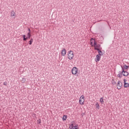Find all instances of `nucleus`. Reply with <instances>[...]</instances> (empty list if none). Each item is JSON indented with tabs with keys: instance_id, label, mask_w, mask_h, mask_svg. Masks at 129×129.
Returning <instances> with one entry per match:
<instances>
[{
	"instance_id": "f3484780",
	"label": "nucleus",
	"mask_w": 129,
	"mask_h": 129,
	"mask_svg": "<svg viewBox=\"0 0 129 129\" xmlns=\"http://www.w3.org/2000/svg\"><path fill=\"white\" fill-rule=\"evenodd\" d=\"M32 42H34V39H33V38H31L29 42V45H31Z\"/></svg>"
},
{
	"instance_id": "2eb2a0df",
	"label": "nucleus",
	"mask_w": 129,
	"mask_h": 129,
	"mask_svg": "<svg viewBox=\"0 0 129 129\" xmlns=\"http://www.w3.org/2000/svg\"><path fill=\"white\" fill-rule=\"evenodd\" d=\"M67 119V115H64L62 117V120H66Z\"/></svg>"
},
{
	"instance_id": "5701e85b",
	"label": "nucleus",
	"mask_w": 129,
	"mask_h": 129,
	"mask_svg": "<svg viewBox=\"0 0 129 129\" xmlns=\"http://www.w3.org/2000/svg\"><path fill=\"white\" fill-rule=\"evenodd\" d=\"M28 31H29L28 33H29L30 34H31V29L30 28H28Z\"/></svg>"
},
{
	"instance_id": "f03ea898",
	"label": "nucleus",
	"mask_w": 129,
	"mask_h": 129,
	"mask_svg": "<svg viewBox=\"0 0 129 129\" xmlns=\"http://www.w3.org/2000/svg\"><path fill=\"white\" fill-rule=\"evenodd\" d=\"M84 101H85V99L84 98V95H82L80 97L79 103L80 104H81V105H83V104H84Z\"/></svg>"
},
{
	"instance_id": "a211bd4d",
	"label": "nucleus",
	"mask_w": 129,
	"mask_h": 129,
	"mask_svg": "<svg viewBox=\"0 0 129 129\" xmlns=\"http://www.w3.org/2000/svg\"><path fill=\"white\" fill-rule=\"evenodd\" d=\"M30 38H31V33H27V39H30Z\"/></svg>"
},
{
	"instance_id": "9b49d317",
	"label": "nucleus",
	"mask_w": 129,
	"mask_h": 129,
	"mask_svg": "<svg viewBox=\"0 0 129 129\" xmlns=\"http://www.w3.org/2000/svg\"><path fill=\"white\" fill-rule=\"evenodd\" d=\"M117 77H119V78H121L122 77V72H119V74L117 75Z\"/></svg>"
},
{
	"instance_id": "9d476101",
	"label": "nucleus",
	"mask_w": 129,
	"mask_h": 129,
	"mask_svg": "<svg viewBox=\"0 0 129 129\" xmlns=\"http://www.w3.org/2000/svg\"><path fill=\"white\" fill-rule=\"evenodd\" d=\"M61 55L62 56H65L66 55V49L65 48H63L61 50Z\"/></svg>"
},
{
	"instance_id": "dca6fc26",
	"label": "nucleus",
	"mask_w": 129,
	"mask_h": 129,
	"mask_svg": "<svg viewBox=\"0 0 129 129\" xmlns=\"http://www.w3.org/2000/svg\"><path fill=\"white\" fill-rule=\"evenodd\" d=\"M100 102H101V104H103L104 101H103V98H101L100 99Z\"/></svg>"
},
{
	"instance_id": "a878e982",
	"label": "nucleus",
	"mask_w": 129,
	"mask_h": 129,
	"mask_svg": "<svg viewBox=\"0 0 129 129\" xmlns=\"http://www.w3.org/2000/svg\"><path fill=\"white\" fill-rule=\"evenodd\" d=\"M23 38H26V35H23Z\"/></svg>"
},
{
	"instance_id": "412c9836",
	"label": "nucleus",
	"mask_w": 129,
	"mask_h": 129,
	"mask_svg": "<svg viewBox=\"0 0 129 129\" xmlns=\"http://www.w3.org/2000/svg\"><path fill=\"white\" fill-rule=\"evenodd\" d=\"M128 66H126V64H124L123 66V68H124V69H128Z\"/></svg>"
},
{
	"instance_id": "6ab92c4d",
	"label": "nucleus",
	"mask_w": 129,
	"mask_h": 129,
	"mask_svg": "<svg viewBox=\"0 0 129 129\" xmlns=\"http://www.w3.org/2000/svg\"><path fill=\"white\" fill-rule=\"evenodd\" d=\"M102 49H98L97 51H98V54H102V51H101Z\"/></svg>"
},
{
	"instance_id": "423d86ee",
	"label": "nucleus",
	"mask_w": 129,
	"mask_h": 129,
	"mask_svg": "<svg viewBox=\"0 0 129 129\" xmlns=\"http://www.w3.org/2000/svg\"><path fill=\"white\" fill-rule=\"evenodd\" d=\"M117 88L119 90L120 89H121V87H122V83L120 81H118V83L116 85Z\"/></svg>"
},
{
	"instance_id": "1a4fd4ad",
	"label": "nucleus",
	"mask_w": 129,
	"mask_h": 129,
	"mask_svg": "<svg viewBox=\"0 0 129 129\" xmlns=\"http://www.w3.org/2000/svg\"><path fill=\"white\" fill-rule=\"evenodd\" d=\"M70 128L72 129H79L78 125H76L75 126H74L73 124H72L71 125H70Z\"/></svg>"
},
{
	"instance_id": "7ed1b4c3",
	"label": "nucleus",
	"mask_w": 129,
	"mask_h": 129,
	"mask_svg": "<svg viewBox=\"0 0 129 129\" xmlns=\"http://www.w3.org/2000/svg\"><path fill=\"white\" fill-rule=\"evenodd\" d=\"M121 68L122 69V75L123 76H128V72L124 71V69L123 68V67L122 66H121Z\"/></svg>"
},
{
	"instance_id": "b1692460",
	"label": "nucleus",
	"mask_w": 129,
	"mask_h": 129,
	"mask_svg": "<svg viewBox=\"0 0 129 129\" xmlns=\"http://www.w3.org/2000/svg\"><path fill=\"white\" fill-rule=\"evenodd\" d=\"M27 39H28V38H27V37L23 38V41H27Z\"/></svg>"
},
{
	"instance_id": "393cba45",
	"label": "nucleus",
	"mask_w": 129,
	"mask_h": 129,
	"mask_svg": "<svg viewBox=\"0 0 129 129\" xmlns=\"http://www.w3.org/2000/svg\"><path fill=\"white\" fill-rule=\"evenodd\" d=\"M123 82H124V84L125 83H126V80L124 79V80H123Z\"/></svg>"
},
{
	"instance_id": "0eeeda50",
	"label": "nucleus",
	"mask_w": 129,
	"mask_h": 129,
	"mask_svg": "<svg viewBox=\"0 0 129 129\" xmlns=\"http://www.w3.org/2000/svg\"><path fill=\"white\" fill-rule=\"evenodd\" d=\"M93 47H94L95 50H97L100 49H102L100 44H99L97 43H96Z\"/></svg>"
},
{
	"instance_id": "6e6552de",
	"label": "nucleus",
	"mask_w": 129,
	"mask_h": 129,
	"mask_svg": "<svg viewBox=\"0 0 129 129\" xmlns=\"http://www.w3.org/2000/svg\"><path fill=\"white\" fill-rule=\"evenodd\" d=\"M91 45L93 47L97 43L95 42V40L93 38H91Z\"/></svg>"
},
{
	"instance_id": "bb28decb",
	"label": "nucleus",
	"mask_w": 129,
	"mask_h": 129,
	"mask_svg": "<svg viewBox=\"0 0 129 129\" xmlns=\"http://www.w3.org/2000/svg\"><path fill=\"white\" fill-rule=\"evenodd\" d=\"M39 123H41V121H40L39 122Z\"/></svg>"
},
{
	"instance_id": "ddd939ff",
	"label": "nucleus",
	"mask_w": 129,
	"mask_h": 129,
	"mask_svg": "<svg viewBox=\"0 0 129 129\" xmlns=\"http://www.w3.org/2000/svg\"><path fill=\"white\" fill-rule=\"evenodd\" d=\"M95 106L96 107V108H97L98 109H99L100 106H99V104H98V102H96V104H95Z\"/></svg>"
},
{
	"instance_id": "f257e3e1",
	"label": "nucleus",
	"mask_w": 129,
	"mask_h": 129,
	"mask_svg": "<svg viewBox=\"0 0 129 129\" xmlns=\"http://www.w3.org/2000/svg\"><path fill=\"white\" fill-rule=\"evenodd\" d=\"M74 57V54L73 53V51L72 50L69 51L68 53V59H69V60H72Z\"/></svg>"
},
{
	"instance_id": "cd10ccee",
	"label": "nucleus",
	"mask_w": 129,
	"mask_h": 129,
	"mask_svg": "<svg viewBox=\"0 0 129 129\" xmlns=\"http://www.w3.org/2000/svg\"><path fill=\"white\" fill-rule=\"evenodd\" d=\"M34 115H36V114H34Z\"/></svg>"
},
{
	"instance_id": "39448f33",
	"label": "nucleus",
	"mask_w": 129,
	"mask_h": 129,
	"mask_svg": "<svg viewBox=\"0 0 129 129\" xmlns=\"http://www.w3.org/2000/svg\"><path fill=\"white\" fill-rule=\"evenodd\" d=\"M78 72V69L76 67H74L72 70V73L73 75H76Z\"/></svg>"
},
{
	"instance_id": "4be33fe9",
	"label": "nucleus",
	"mask_w": 129,
	"mask_h": 129,
	"mask_svg": "<svg viewBox=\"0 0 129 129\" xmlns=\"http://www.w3.org/2000/svg\"><path fill=\"white\" fill-rule=\"evenodd\" d=\"M4 85H5L6 86H7V85H8V83L7 82H4L3 83Z\"/></svg>"
},
{
	"instance_id": "aec40b11",
	"label": "nucleus",
	"mask_w": 129,
	"mask_h": 129,
	"mask_svg": "<svg viewBox=\"0 0 129 129\" xmlns=\"http://www.w3.org/2000/svg\"><path fill=\"white\" fill-rule=\"evenodd\" d=\"M22 83H25V82H26V78H22Z\"/></svg>"
},
{
	"instance_id": "4468645a",
	"label": "nucleus",
	"mask_w": 129,
	"mask_h": 129,
	"mask_svg": "<svg viewBox=\"0 0 129 129\" xmlns=\"http://www.w3.org/2000/svg\"><path fill=\"white\" fill-rule=\"evenodd\" d=\"M129 87V84L127 83H125V84H124V87H125V88H127V87Z\"/></svg>"
},
{
	"instance_id": "f8f14e48",
	"label": "nucleus",
	"mask_w": 129,
	"mask_h": 129,
	"mask_svg": "<svg viewBox=\"0 0 129 129\" xmlns=\"http://www.w3.org/2000/svg\"><path fill=\"white\" fill-rule=\"evenodd\" d=\"M15 16H16V12L14 11H11V17H15Z\"/></svg>"
},
{
	"instance_id": "20e7f679",
	"label": "nucleus",
	"mask_w": 129,
	"mask_h": 129,
	"mask_svg": "<svg viewBox=\"0 0 129 129\" xmlns=\"http://www.w3.org/2000/svg\"><path fill=\"white\" fill-rule=\"evenodd\" d=\"M102 55H103V54H102V53L98 54L96 55V58H95V61L96 62H98V61H100V59L101 58V56H102Z\"/></svg>"
}]
</instances>
